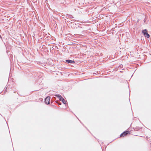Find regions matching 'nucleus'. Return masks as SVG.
Segmentation results:
<instances>
[{
	"instance_id": "6e6552de",
	"label": "nucleus",
	"mask_w": 151,
	"mask_h": 151,
	"mask_svg": "<svg viewBox=\"0 0 151 151\" xmlns=\"http://www.w3.org/2000/svg\"><path fill=\"white\" fill-rule=\"evenodd\" d=\"M145 37H146L147 38H149L150 37V35H149L148 33H146V34L145 35H144Z\"/></svg>"
},
{
	"instance_id": "7ed1b4c3",
	"label": "nucleus",
	"mask_w": 151,
	"mask_h": 151,
	"mask_svg": "<svg viewBox=\"0 0 151 151\" xmlns=\"http://www.w3.org/2000/svg\"><path fill=\"white\" fill-rule=\"evenodd\" d=\"M65 61L67 63H74L75 62L74 60H65Z\"/></svg>"
},
{
	"instance_id": "0eeeda50",
	"label": "nucleus",
	"mask_w": 151,
	"mask_h": 151,
	"mask_svg": "<svg viewBox=\"0 0 151 151\" xmlns=\"http://www.w3.org/2000/svg\"><path fill=\"white\" fill-rule=\"evenodd\" d=\"M68 17H70V18H71L73 20H73H75L74 19V17H73L72 15H69L68 16Z\"/></svg>"
},
{
	"instance_id": "f257e3e1",
	"label": "nucleus",
	"mask_w": 151,
	"mask_h": 151,
	"mask_svg": "<svg viewBox=\"0 0 151 151\" xmlns=\"http://www.w3.org/2000/svg\"><path fill=\"white\" fill-rule=\"evenodd\" d=\"M50 97L49 96H47L45 98V103L46 104H50Z\"/></svg>"
},
{
	"instance_id": "20e7f679",
	"label": "nucleus",
	"mask_w": 151,
	"mask_h": 151,
	"mask_svg": "<svg viewBox=\"0 0 151 151\" xmlns=\"http://www.w3.org/2000/svg\"><path fill=\"white\" fill-rule=\"evenodd\" d=\"M59 100L61 101L65 105H66L67 104V101H66L63 98V97Z\"/></svg>"
},
{
	"instance_id": "39448f33",
	"label": "nucleus",
	"mask_w": 151,
	"mask_h": 151,
	"mask_svg": "<svg viewBox=\"0 0 151 151\" xmlns=\"http://www.w3.org/2000/svg\"><path fill=\"white\" fill-rule=\"evenodd\" d=\"M54 95L56 97L59 98V100L62 97L61 96V95L58 94H55V95Z\"/></svg>"
},
{
	"instance_id": "ddd939ff",
	"label": "nucleus",
	"mask_w": 151,
	"mask_h": 151,
	"mask_svg": "<svg viewBox=\"0 0 151 151\" xmlns=\"http://www.w3.org/2000/svg\"><path fill=\"white\" fill-rule=\"evenodd\" d=\"M77 34H76V38H77Z\"/></svg>"
},
{
	"instance_id": "9b49d317",
	"label": "nucleus",
	"mask_w": 151,
	"mask_h": 151,
	"mask_svg": "<svg viewBox=\"0 0 151 151\" xmlns=\"http://www.w3.org/2000/svg\"><path fill=\"white\" fill-rule=\"evenodd\" d=\"M7 88H6L5 90H4V93H5V91H6Z\"/></svg>"
},
{
	"instance_id": "9d476101",
	"label": "nucleus",
	"mask_w": 151,
	"mask_h": 151,
	"mask_svg": "<svg viewBox=\"0 0 151 151\" xmlns=\"http://www.w3.org/2000/svg\"><path fill=\"white\" fill-rule=\"evenodd\" d=\"M55 102H56V103H57L58 104V105H61V102H59L58 101H55Z\"/></svg>"
},
{
	"instance_id": "423d86ee",
	"label": "nucleus",
	"mask_w": 151,
	"mask_h": 151,
	"mask_svg": "<svg viewBox=\"0 0 151 151\" xmlns=\"http://www.w3.org/2000/svg\"><path fill=\"white\" fill-rule=\"evenodd\" d=\"M142 32L143 33L144 35H145L146 33H147V30L146 29H145L142 31Z\"/></svg>"
},
{
	"instance_id": "1a4fd4ad",
	"label": "nucleus",
	"mask_w": 151,
	"mask_h": 151,
	"mask_svg": "<svg viewBox=\"0 0 151 151\" xmlns=\"http://www.w3.org/2000/svg\"><path fill=\"white\" fill-rule=\"evenodd\" d=\"M123 65H122V64H121L118 67V68H117V70H118V69L119 68H123Z\"/></svg>"
},
{
	"instance_id": "f8f14e48",
	"label": "nucleus",
	"mask_w": 151,
	"mask_h": 151,
	"mask_svg": "<svg viewBox=\"0 0 151 151\" xmlns=\"http://www.w3.org/2000/svg\"><path fill=\"white\" fill-rule=\"evenodd\" d=\"M0 37L1 39H2V37L1 35H0Z\"/></svg>"
},
{
	"instance_id": "f03ea898",
	"label": "nucleus",
	"mask_w": 151,
	"mask_h": 151,
	"mask_svg": "<svg viewBox=\"0 0 151 151\" xmlns=\"http://www.w3.org/2000/svg\"><path fill=\"white\" fill-rule=\"evenodd\" d=\"M129 133V132L128 131H125L124 132L122 133L120 136V137H124L126 136Z\"/></svg>"
}]
</instances>
